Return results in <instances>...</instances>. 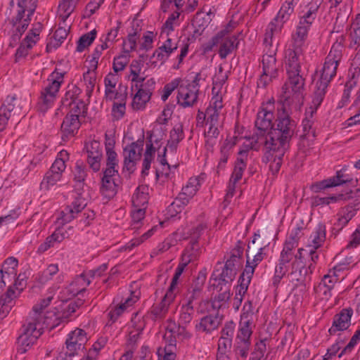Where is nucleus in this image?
I'll return each mask as SVG.
<instances>
[{"label":"nucleus","instance_id":"obj_1","mask_svg":"<svg viewBox=\"0 0 360 360\" xmlns=\"http://www.w3.org/2000/svg\"><path fill=\"white\" fill-rule=\"evenodd\" d=\"M296 122L291 119L285 111L284 106L278 109L276 128L268 132L267 136L260 135L256 138L255 143L264 147V158L269 162V169L276 174L282 165L285 148L292 137Z\"/></svg>","mask_w":360,"mask_h":360},{"label":"nucleus","instance_id":"obj_2","mask_svg":"<svg viewBox=\"0 0 360 360\" xmlns=\"http://www.w3.org/2000/svg\"><path fill=\"white\" fill-rule=\"evenodd\" d=\"M143 65L141 61L132 60L127 75L131 91H136L131 104V108L135 110H143L146 108L155 88L156 83L154 78H147L141 72Z\"/></svg>","mask_w":360,"mask_h":360},{"label":"nucleus","instance_id":"obj_3","mask_svg":"<svg viewBox=\"0 0 360 360\" xmlns=\"http://www.w3.org/2000/svg\"><path fill=\"white\" fill-rule=\"evenodd\" d=\"M160 122L159 124L154 126L153 129L149 132V136L146 145V150L143 154V169L141 171L142 176H145L148 174V171L150 168L152 162L154 160L155 152H158L161 149L162 145V140L165 136V127L162 124L167 121L166 118H164L162 122L160 121V118L158 120Z\"/></svg>","mask_w":360,"mask_h":360},{"label":"nucleus","instance_id":"obj_4","mask_svg":"<svg viewBox=\"0 0 360 360\" xmlns=\"http://www.w3.org/2000/svg\"><path fill=\"white\" fill-rule=\"evenodd\" d=\"M63 81L64 77L62 72L54 71L50 75L47 84L41 91L37 102L38 110L45 112L53 105Z\"/></svg>","mask_w":360,"mask_h":360},{"label":"nucleus","instance_id":"obj_5","mask_svg":"<svg viewBox=\"0 0 360 360\" xmlns=\"http://www.w3.org/2000/svg\"><path fill=\"white\" fill-rule=\"evenodd\" d=\"M343 50V38H342L340 41H336L333 44L325 59L320 78L316 82L328 86L330 81L336 75L338 67L342 58Z\"/></svg>","mask_w":360,"mask_h":360},{"label":"nucleus","instance_id":"obj_6","mask_svg":"<svg viewBox=\"0 0 360 360\" xmlns=\"http://www.w3.org/2000/svg\"><path fill=\"white\" fill-rule=\"evenodd\" d=\"M275 100L269 98L267 101L262 103L257 115L255 126L257 131L250 137H245V141L250 139H256L260 135L267 136L268 132L272 128V122L274 119Z\"/></svg>","mask_w":360,"mask_h":360},{"label":"nucleus","instance_id":"obj_7","mask_svg":"<svg viewBox=\"0 0 360 360\" xmlns=\"http://www.w3.org/2000/svg\"><path fill=\"white\" fill-rule=\"evenodd\" d=\"M277 49H264L262 59V73L257 80V87L266 89L278 77L279 65L276 58Z\"/></svg>","mask_w":360,"mask_h":360},{"label":"nucleus","instance_id":"obj_8","mask_svg":"<svg viewBox=\"0 0 360 360\" xmlns=\"http://www.w3.org/2000/svg\"><path fill=\"white\" fill-rule=\"evenodd\" d=\"M260 234L255 233L252 245H248L246 253V264L243 273L252 276L256 267L267 256V245L259 244Z\"/></svg>","mask_w":360,"mask_h":360},{"label":"nucleus","instance_id":"obj_9","mask_svg":"<svg viewBox=\"0 0 360 360\" xmlns=\"http://www.w3.org/2000/svg\"><path fill=\"white\" fill-rule=\"evenodd\" d=\"M69 160V153L65 150H60L52 164L50 169L46 173L40 184L41 190L48 191L55 186L62 178L66 165Z\"/></svg>","mask_w":360,"mask_h":360},{"label":"nucleus","instance_id":"obj_10","mask_svg":"<svg viewBox=\"0 0 360 360\" xmlns=\"http://www.w3.org/2000/svg\"><path fill=\"white\" fill-rule=\"evenodd\" d=\"M44 326L27 319L22 332L18 338V352L22 354L28 351L44 332Z\"/></svg>","mask_w":360,"mask_h":360},{"label":"nucleus","instance_id":"obj_11","mask_svg":"<svg viewBox=\"0 0 360 360\" xmlns=\"http://www.w3.org/2000/svg\"><path fill=\"white\" fill-rule=\"evenodd\" d=\"M200 186V183L198 178L191 177L189 179L176 200L167 207V212L170 213L171 217L174 216V212L179 213L182 211L183 207L187 205L196 194Z\"/></svg>","mask_w":360,"mask_h":360},{"label":"nucleus","instance_id":"obj_12","mask_svg":"<svg viewBox=\"0 0 360 360\" xmlns=\"http://www.w3.org/2000/svg\"><path fill=\"white\" fill-rule=\"evenodd\" d=\"M35 8L36 6L32 0L18 1L17 14L12 18L11 22L20 34L27 28Z\"/></svg>","mask_w":360,"mask_h":360},{"label":"nucleus","instance_id":"obj_13","mask_svg":"<svg viewBox=\"0 0 360 360\" xmlns=\"http://www.w3.org/2000/svg\"><path fill=\"white\" fill-rule=\"evenodd\" d=\"M255 139H250L244 141L242 147L238 151V157L235 163V167L230 179L231 182L237 183L243 176V172L246 169L248 161V153L250 150H259L261 146L257 143H255Z\"/></svg>","mask_w":360,"mask_h":360},{"label":"nucleus","instance_id":"obj_14","mask_svg":"<svg viewBox=\"0 0 360 360\" xmlns=\"http://www.w3.org/2000/svg\"><path fill=\"white\" fill-rule=\"evenodd\" d=\"M43 29V25L35 22L32 25L31 30L27 32L24 39L20 43L15 53V60L19 61L24 58L29 53L30 50L36 45L40 39V33Z\"/></svg>","mask_w":360,"mask_h":360},{"label":"nucleus","instance_id":"obj_15","mask_svg":"<svg viewBox=\"0 0 360 360\" xmlns=\"http://www.w3.org/2000/svg\"><path fill=\"white\" fill-rule=\"evenodd\" d=\"M287 74L288 79L283 86V98L286 101L299 100L304 89V80L300 72Z\"/></svg>","mask_w":360,"mask_h":360},{"label":"nucleus","instance_id":"obj_16","mask_svg":"<svg viewBox=\"0 0 360 360\" xmlns=\"http://www.w3.org/2000/svg\"><path fill=\"white\" fill-rule=\"evenodd\" d=\"M199 89L195 85H191L187 80L181 79L178 88L176 96L177 103L183 107L193 106L198 101Z\"/></svg>","mask_w":360,"mask_h":360},{"label":"nucleus","instance_id":"obj_17","mask_svg":"<svg viewBox=\"0 0 360 360\" xmlns=\"http://www.w3.org/2000/svg\"><path fill=\"white\" fill-rule=\"evenodd\" d=\"M143 147V140H137L124 148V167L127 170L134 171L137 162L141 159Z\"/></svg>","mask_w":360,"mask_h":360},{"label":"nucleus","instance_id":"obj_18","mask_svg":"<svg viewBox=\"0 0 360 360\" xmlns=\"http://www.w3.org/2000/svg\"><path fill=\"white\" fill-rule=\"evenodd\" d=\"M86 205V203L84 199L80 196H77L70 205H68L60 212L57 217L56 222L59 225H64L70 222L77 217V214L84 210Z\"/></svg>","mask_w":360,"mask_h":360},{"label":"nucleus","instance_id":"obj_19","mask_svg":"<svg viewBox=\"0 0 360 360\" xmlns=\"http://www.w3.org/2000/svg\"><path fill=\"white\" fill-rule=\"evenodd\" d=\"M118 177V170H104L100 191L105 198L109 200L116 195L117 192L116 181Z\"/></svg>","mask_w":360,"mask_h":360},{"label":"nucleus","instance_id":"obj_20","mask_svg":"<svg viewBox=\"0 0 360 360\" xmlns=\"http://www.w3.org/2000/svg\"><path fill=\"white\" fill-rule=\"evenodd\" d=\"M314 120L313 117L307 116L302 120V134L300 135V146L307 153L313 148L316 138V131L314 127Z\"/></svg>","mask_w":360,"mask_h":360},{"label":"nucleus","instance_id":"obj_21","mask_svg":"<svg viewBox=\"0 0 360 360\" xmlns=\"http://www.w3.org/2000/svg\"><path fill=\"white\" fill-rule=\"evenodd\" d=\"M354 311L351 307L344 308L333 318V322L328 333L335 335L338 332L347 330L351 326V319Z\"/></svg>","mask_w":360,"mask_h":360},{"label":"nucleus","instance_id":"obj_22","mask_svg":"<svg viewBox=\"0 0 360 360\" xmlns=\"http://www.w3.org/2000/svg\"><path fill=\"white\" fill-rule=\"evenodd\" d=\"M88 341L86 333L81 328L71 331L65 341V349L70 355H75L81 350Z\"/></svg>","mask_w":360,"mask_h":360},{"label":"nucleus","instance_id":"obj_23","mask_svg":"<svg viewBox=\"0 0 360 360\" xmlns=\"http://www.w3.org/2000/svg\"><path fill=\"white\" fill-rule=\"evenodd\" d=\"M303 48L292 45L285 53V68L287 72H300L301 60L303 58Z\"/></svg>","mask_w":360,"mask_h":360},{"label":"nucleus","instance_id":"obj_24","mask_svg":"<svg viewBox=\"0 0 360 360\" xmlns=\"http://www.w3.org/2000/svg\"><path fill=\"white\" fill-rule=\"evenodd\" d=\"M26 286L27 281L25 276L19 274L15 282L9 285L6 292L1 295L0 300L14 306L16 299L20 295Z\"/></svg>","mask_w":360,"mask_h":360},{"label":"nucleus","instance_id":"obj_25","mask_svg":"<svg viewBox=\"0 0 360 360\" xmlns=\"http://www.w3.org/2000/svg\"><path fill=\"white\" fill-rule=\"evenodd\" d=\"M52 299V296H48L44 299H41L39 302L35 304L27 319L30 320V321L40 323V325L45 327L47 319L45 315V309L50 304Z\"/></svg>","mask_w":360,"mask_h":360},{"label":"nucleus","instance_id":"obj_26","mask_svg":"<svg viewBox=\"0 0 360 360\" xmlns=\"http://www.w3.org/2000/svg\"><path fill=\"white\" fill-rule=\"evenodd\" d=\"M174 300L175 298L171 294H165L160 302L153 304L152 306L150 311L151 319L154 321H160L165 319L169 311L170 305Z\"/></svg>","mask_w":360,"mask_h":360},{"label":"nucleus","instance_id":"obj_27","mask_svg":"<svg viewBox=\"0 0 360 360\" xmlns=\"http://www.w3.org/2000/svg\"><path fill=\"white\" fill-rule=\"evenodd\" d=\"M178 48V42L169 36L166 37L165 41L153 53V57L161 63H165L171 54Z\"/></svg>","mask_w":360,"mask_h":360},{"label":"nucleus","instance_id":"obj_28","mask_svg":"<svg viewBox=\"0 0 360 360\" xmlns=\"http://www.w3.org/2000/svg\"><path fill=\"white\" fill-rule=\"evenodd\" d=\"M244 247L243 242L238 240L233 248L225 255V264L238 270L243 262Z\"/></svg>","mask_w":360,"mask_h":360},{"label":"nucleus","instance_id":"obj_29","mask_svg":"<svg viewBox=\"0 0 360 360\" xmlns=\"http://www.w3.org/2000/svg\"><path fill=\"white\" fill-rule=\"evenodd\" d=\"M115 141L113 137L105 134V148L106 155V167L105 170H118L119 159L114 150Z\"/></svg>","mask_w":360,"mask_h":360},{"label":"nucleus","instance_id":"obj_30","mask_svg":"<svg viewBox=\"0 0 360 360\" xmlns=\"http://www.w3.org/2000/svg\"><path fill=\"white\" fill-rule=\"evenodd\" d=\"M205 281V275L200 273L197 280L191 285L182 299V303L188 306H193V302L198 299Z\"/></svg>","mask_w":360,"mask_h":360},{"label":"nucleus","instance_id":"obj_31","mask_svg":"<svg viewBox=\"0 0 360 360\" xmlns=\"http://www.w3.org/2000/svg\"><path fill=\"white\" fill-rule=\"evenodd\" d=\"M282 22L275 20L274 18L267 25L264 38V49H277V43L274 44L276 36L281 32L283 27Z\"/></svg>","mask_w":360,"mask_h":360},{"label":"nucleus","instance_id":"obj_32","mask_svg":"<svg viewBox=\"0 0 360 360\" xmlns=\"http://www.w3.org/2000/svg\"><path fill=\"white\" fill-rule=\"evenodd\" d=\"M206 110L207 120H220V117L225 114L223 98L217 95L212 96Z\"/></svg>","mask_w":360,"mask_h":360},{"label":"nucleus","instance_id":"obj_33","mask_svg":"<svg viewBox=\"0 0 360 360\" xmlns=\"http://www.w3.org/2000/svg\"><path fill=\"white\" fill-rule=\"evenodd\" d=\"M219 324L220 322L217 316L209 314L196 321L195 329L198 333L210 334L218 328Z\"/></svg>","mask_w":360,"mask_h":360},{"label":"nucleus","instance_id":"obj_34","mask_svg":"<svg viewBox=\"0 0 360 360\" xmlns=\"http://www.w3.org/2000/svg\"><path fill=\"white\" fill-rule=\"evenodd\" d=\"M186 326L179 324L176 326L175 322L170 321L166 326L165 338L167 340H168V338H170L171 342L175 341L176 339L181 340L189 339L191 337V334L186 329Z\"/></svg>","mask_w":360,"mask_h":360},{"label":"nucleus","instance_id":"obj_35","mask_svg":"<svg viewBox=\"0 0 360 360\" xmlns=\"http://www.w3.org/2000/svg\"><path fill=\"white\" fill-rule=\"evenodd\" d=\"M80 127L79 119L77 115H67L61 124L62 139L66 141L74 136Z\"/></svg>","mask_w":360,"mask_h":360},{"label":"nucleus","instance_id":"obj_36","mask_svg":"<svg viewBox=\"0 0 360 360\" xmlns=\"http://www.w3.org/2000/svg\"><path fill=\"white\" fill-rule=\"evenodd\" d=\"M63 104L70 108L68 115H77L79 119L84 112L85 105L84 102L77 99L75 96L74 93L70 91L66 92L63 99Z\"/></svg>","mask_w":360,"mask_h":360},{"label":"nucleus","instance_id":"obj_37","mask_svg":"<svg viewBox=\"0 0 360 360\" xmlns=\"http://www.w3.org/2000/svg\"><path fill=\"white\" fill-rule=\"evenodd\" d=\"M327 87L328 86L326 85L319 82L316 83V90L312 96L311 104L305 111V115H307V116H310L311 117L314 116V114L316 113L318 108L323 101Z\"/></svg>","mask_w":360,"mask_h":360},{"label":"nucleus","instance_id":"obj_38","mask_svg":"<svg viewBox=\"0 0 360 360\" xmlns=\"http://www.w3.org/2000/svg\"><path fill=\"white\" fill-rule=\"evenodd\" d=\"M223 37L220 38V45L219 49V56L221 59H224L228 55L231 53L238 46V38L235 35L226 36V31L223 30Z\"/></svg>","mask_w":360,"mask_h":360},{"label":"nucleus","instance_id":"obj_39","mask_svg":"<svg viewBox=\"0 0 360 360\" xmlns=\"http://www.w3.org/2000/svg\"><path fill=\"white\" fill-rule=\"evenodd\" d=\"M326 240V226L321 224H318L314 231L311 233L306 248L307 249L317 250L321 248Z\"/></svg>","mask_w":360,"mask_h":360},{"label":"nucleus","instance_id":"obj_40","mask_svg":"<svg viewBox=\"0 0 360 360\" xmlns=\"http://www.w3.org/2000/svg\"><path fill=\"white\" fill-rule=\"evenodd\" d=\"M181 13L182 12L173 11L169 14L168 18L161 27V37L163 38L165 35V37L169 36L174 31L175 28L180 25Z\"/></svg>","mask_w":360,"mask_h":360},{"label":"nucleus","instance_id":"obj_41","mask_svg":"<svg viewBox=\"0 0 360 360\" xmlns=\"http://www.w3.org/2000/svg\"><path fill=\"white\" fill-rule=\"evenodd\" d=\"M200 254V251L198 242L196 240H191L189 245L186 248L181 255L179 264H181V266L186 267L189 263L195 261Z\"/></svg>","mask_w":360,"mask_h":360},{"label":"nucleus","instance_id":"obj_42","mask_svg":"<svg viewBox=\"0 0 360 360\" xmlns=\"http://www.w3.org/2000/svg\"><path fill=\"white\" fill-rule=\"evenodd\" d=\"M91 280L86 274H82L75 278L73 281L68 286V291L71 296H76L80 292L84 291L86 287L90 284Z\"/></svg>","mask_w":360,"mask_h":360},{"label":"nucleus","instance_id":"obj_43","mask_svg":"<svg viewBox=\"0 0 360 360\" xmlns=\"http://www.w3.org/2000/svg\"><path fill=\"white\" fill-rule=\"evenodd\" d=\"M335 276H330L328 273L323 276L319 285L315 288L319 294H323L326 299H328L332 296L331 290L337 283Z\"/></svg>","mask_w":360,"mask_h":360},{"label":"nucleus","instance_id":"obj_44","mask_svg":"<svg viewBox=\"0 0 360 360\" xmlns=\"http://www.w3.org/2000/svg\"><path fill=\"white\" fill-rule=\"evenodd\" d=\"M148 190V187L145 185L136 188L131 200L134 207H146L149 199Z\"/></svg>","mask_w":360,"mask_h":360},{"label":"nucleus","instance_id":"obj_45","mask_svg":"<svg viewBox=\"0 0 360 360\" xmlns=\"http://www.w3.org/2000/svg\"><path fill=\"white\" fill-rule=\"evenodd\" d=\"M311 26V25L304 23V21L300 20L296 30L292 34V45L303 47Z\"/></svg>","mask_w":360,"mask_h":360},{"label":"nucleus","instance_id":"obj_46","mask_svg":"<svg viewBox=\"0 0 360 360\" xmlns=\"http://www.w3.org/2000/svg\"><path fill=\"white\" fill-rule=\"evenodd\" d=\"M321 4L320 0H312L309 2L306 7V11H303L300 20L304 21V23L312 25L317 16Z\"/></svg>","mask_w":360,"mask_h":360},{"label":"nucleus","instance_id":"obj_47","mask_svg":"<svg viewBox=\"0 0 360 360\" xmlns=\"http://www.w3.org/2000/svg\"><path fill=\"white\" fill-rule=\"evenodd\" d=\"M15 101V98L13 96H8L5 100L4 103L0 108V131H2L8 122V119L11 117V112L14 108V104L13 102Z\"/></svg>","mask_w":360,"mask_h":360},{"label":"nucleus","instance_id":"obj_48","mask_svg":"<svg viewBox=\"0 0 360 360\" xmlns=\"http://www.w3.org/2000/svg\"><path fill=\"white\" fill-rule=\"evenodd\" d=\"M298 246V240L295 236H290L284 243L283 248L281 252L279 260L282 262L289 263L292 259L293 250Z\"/></svg>","mask_w":360,"mask_h":360},{"label":"nucleus","instance_id":"obj_49","mask_svg":"<svg viewBox=\"0 0 360 360\" xmlns=\"http://www.w3.org/2000/svg\"><path fill=\"white\" fill-rule=\"evenodd\" d=\"M96 70L89 68L87 71L83 73V78L81 80V84L85 87L86 94L89 97L91 96L96 84Z\"/></svg>","mask_w":360,"mask_h":360},{"label":"nucleus","instance_id":"obj_50","mask_svg":"<svg viewBox=\"0 0 360 360\" xmlns=\"http://www.w3.org/2000/svg\"><path fill=\"white\" fill-rule=\"evenodd\" d=\"M79 0H62L58 7V16L62 22L69 18L74 11Z\"/></svg>","mask_w":360,"mask_h":360},{"label":"nucleus","instance_id":"obj_51","mask_svg":"<svg viewBox=\"0 0 360 360\" xmlns=\"http://www.w3.org/2000/svg\"><path fill=\"white\" fill-rule=\"evenodd\" d=\"M72 175L73 181L75 183V186L79 188H82L87 176L86 167L82 161H77L74 169L72 170Z\"/></svg>","mask_w":360,"mask_h":360},{"label":"nucleus","instance_id":"obj_52","mask_svg":"<svg viewBox=\"0 0 360 360\" xmlns=\"http://www.w3.org/2000/svg\"><path fill=\"white\" fill-rule=\"evenodd\" d=\"M236 324L233 321H228L224 324V328L221 330V337L219 341V347L220 348L221 345L226 347V345H231V341L233 337L235 331Z\"/></svg>","mask_w":360,"mask_h":360},{"label":"nucleus","instance_id":"obj_53","mask_svg":"<svg viewBox=\"0 0 360 360\" xmlns=\"http://www.w3.org/2000/svg\"><path fill=\"white\" fill-rule=\"evenodd\" d=\"M141 28L137 25L133 32H129L127 37L123 41V50L129 53L136 49V41L140 37Z\"/></svg>","mask_w":360,"mask_h":360},{"label":"nucleus","instance_id":"obj_54","mask_svg":"<svg viewBox=\"0 0 360 360\" xmlns=\"http://www.w3.org/2000/svg\"><path fill=\"white\" fill-rule=\"evenodd\" d=\"M231 297L230 285L222 284L219 289V292L213 300L214 307L221 308L224 307Z\"/></svg>","mask_w":360,"mask_h":360},{"label":"nucleus","instance_id":"obj_55","mask_svg":"<svg viewBox=\"0 0 360 360\" xmlns=\"http://www.w3.org/2000/svg\"><path fill=\"white\" fill-rule=\"evenodd\" d=\"M194 313L193 306L181 304L179 311L178 323L183 326L188 325L193 319Z\"/></svg>","mask_w":360,"mask_h":360},{"label":"nucleus","instance_id":"obj_56","mask_svg":"<svg viewBox=\"0 0 360 360\" xmlns=\"http://www.w3.org/2000/svg\"><path fill=\"white\" fill-rule=\"evenodd\" d=\"M236 144V140H225L223 146L221 148L220 153L221 157L218 163L217 168L223 169L228 160V158L231 154V150Z\"/></svg>","mask_w":360,"mask_h":360},{"label":"nucleus","instance_id":"obj_57","mask_svg":"<svg viewBox=\"0 0 360 360\" xmlns=\"http://www.w3.org/2000/svg\"><path fill=\"white\" fill-rule=\"evenodd\" d=\"M184 138L183 126L181 124H176L170 131L169 139L167 146L169 148H176L178 143Z\"/></svg>","mask_w":360,"mask_h":360},{"label":"nucleus","instance_id":"obj_58","mask_svg":"<svg viewBox=\"0 0 360 360\" xmlns=\"http://www.w3.org/2000/svg\"><path fill=\"white\" fill-rule=\"evenodd\" d=\"M96 30L94 29L83 34L77 41L76 51L82 52L85 49L89 47L96 39Z\"/></svg>","mask_w":360,"mask_h":360},{"label":"nucleus","instance_id":"obj_59","mask_svg":"<svg viewBox=\"0 0 360 360\" xmlns=\"http://www.w3.org/2000/svg\"><path fill=\"white\" fill-rule=\"evenodd\" d=\"M127 88L122 91L121 88L119 87L105 91V98L106 101H114V102H123L127 101Z\"/></svg>","mask_w":360,"mask_h":360},{"label":"nucleus","instance_id":"obj_60","mask_svg":"<svg viewBox=\"0 0 360 360\" xmlns=\"http://www.w3.org/2000/svg\"><path fill=\"white\" fill-rule=\"evenodd\" d=\"M59 271L56 264H49L45 269L38 274L37 280L41 283H46L53 278Z\"/></svg>","mask_w":360,"mask_h":360},{"label":"nucleus","instance_id":"obj_61","mask_svg":"<svg viewBox=\"0 0 360 360\" xmlns=\"http://www.w3.org/2000/svg\"><path fill=\"white\" fill-rule=\"evenodd\" d=\"M237 271L238 269L225 264L224 267L219 275L218 285H229V283L234 279Z\"/></svg>","mask_w":360,"mask_h":360},{"label":"nucleus","instance_id":"obj_62","mask_svg":"<svg viewBox=\"0 0 360 360\" xmlns=\"http://www.w3.org/2000/svg\"><path fill=\"white\" fill-rule=\"evenodd\" d=\"M185 268L186 267H184V266H181V264H178V266L175 270V273L172 279L170 285L165 294H167V295L171 294V295H173L174 298H176V295L177 293L178 281H179L181 275L184 272Z\"/></svg>","mask_w":360,"mask_h":360},{"label":"nucleus","instance_id":"obj_63","mask_svg":"<svg viewBox=\"0 0 360 360\" xmlns=\"http://www.w3.org/2000/svg\"><path fill=\"white\" fill-rule=\"evenodd\" d=\"M252 278V276L246 275L245 273H242L238 280L239 285L236 287L235 295L239 296L240 298L244 297L247 292Z\"/></svg>","mask_w":360,"mask_h":360},{"label":"nucleus","instance_id":"obj_64","mask_svg":"<svg viewBox=\"0 0 360 360\" xmlns=\"http://www.w3.org/2000/svg\"><path fill=\"white\" fill-rule=\"evenodd\" d=\"M73 228L72 226H69L65 229L63 226H59L53 231V233L50 236L53 240L56 243H61L64 239L68 238L72 233Z\"/></svg>","mask_w":360,"mask_h":360}]
</instances>
